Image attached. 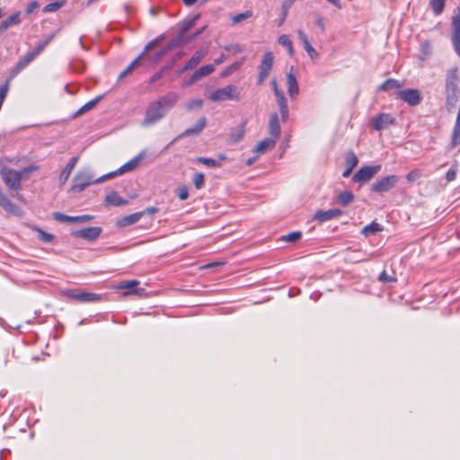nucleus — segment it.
Segmentation results:
<instances>
[{"label": "nucleus", "instance_id": "nucleus-35", "mask_svg": "<svg viewBox=\"0 0 460 460\" xmlns=\"http://www.w3.org/2000/svg\"><path fill=\"white\" fill-rule=\"evenodd\" d=\"M143 216V212H137L122 217L119 222V226H127L137 222Z\"/></svg>", "mask_w": 460, "mask_h": 460}, {"label": "nucleus", "instance_id": "nucleus-60", "mask_svg": "<svg viewBox=\"0 0 460 460\" xmlns=\"http://www.w3.org/2000/svg\"><path fill=\"white\" fill-rule=\"evenodd\" d=\"M46 42L40 41L37 43L35 49L31 50L36 56L40 55L46 48Z\"/></svg>", "mask_w": 460, "mask_h": 460}, {"label": "nucleus", "instance_id": "nucleus-6", "mask_svg": "<svg viewBox=\"0 0 460 460\" xmlns=\"http://www.w3.org/2000/svg\"><path fill=\"white\" fill-rule=\"evenodd\" d=\"M212 102H222L226 100H238L239 93L236 86L228 84L226 87L217 89L209 95Z\"/></svg>", "mask_w": 460, "mask_h": 460}, {"label": "nucleus", "instance_id": "nucleus-38", "mask_svg": "<svg viewBox=\"0 0 460 460\" xmlns=\"http://www.w3.org/2000/svg\"><path fill=\"white\" fill-rule=\"evenodd\" d=\"M66 4V0H56L52 3L48 4L42 9V12L47 13H54L63 7Z\"/></svg>", "mask_w": 460, "mask_h": 460}, {"label": "nucleus", "instance_id": "nucleus-39", "mask_svg": "<svg viewBox=\"0 0 460 460\" xmlns=\"http://www.w3.org/2000/svg\"><path fill=\"white\" fill-rule=\"evenodd\" d=\"M447 0H430L429 7L435 15L442 13Z\"/></svg>", "mask_w": 460, "mask_h": 460}, {"label": "nucleus", "instance_id": "nucleus-8", "mask_svg": "<svg viewBox=\"0 0 460 460\" xmlns=\"http://www.w3.org/2000/svg\"><path fill=\"white\" fill-rule=\"evenodd\" d=\"M398 181L399 176L388 175L376 181L371 185V190L377 193L387 192L393 188H394Z\"/></svg>", "mask_w": 460, "mask_h": 460}, {"label": "nucleus", "instance_id": "nucleus-22", "mask_svg": "<svg viewBox=\"0 0 460 460\" xmlns=\"http://www.w3.org/2000/svg\"><path fill=\"white\" fill-rule=\"evenodd\" d=\"M0 206L9 213H13L14 215H17L20 211V208L18 206L13 204L10 199L7 197L6 194H4L2 190V188L0 187Z\"/></svg>", "mask_w": 460, "mask_h": 460}, {"label": "nucleus", "instance_id": "nucleus-7", "mask_svg": "<svg viewBox=\"0 0 460 460\" xmlns=\"http://www.w3.org/2000/svg\"><path fill=\"white\" fill-rule=\"evenodd\" d=\"M67 297L79 303H97L102 301V296L95 293L82 290H67L66 292Z\"/></svg>", "mask_w": 460, "mask_h": 460}, {"label": "nucleus", "instance_id": "nucleus-33", "mask_svg": "<svg viewBox=\"0 0 460 460\" xmlns=\"http://www.w3.org/2000/svg\"><path fill=\"white\" fill-rule=\"evenodd\" d=\"M105 94H101L95 97L94 99L87 102L84 105H83L74 115L75 118L83 115L84 113L89 111L93 108H94L101 100L104 97Z\"/></svg>", "mask_w": 460, "mask_h": 460}, {"label": "nucleus", "instance_id": "nucleus-31", "mask_svg": "<svg viewBox=\"0 0 460 460\" xmlns=\"http://www.w3.org/2000/svg\"><path fill=\"white\" fill-rule=\"evenodd\" d=\"M403 84L399 80L389 78L377 87V92H386L392 89H401Z\"/></svg>", "mask_w": 460, "mask_h": 460}, {"label": "nucleus", "instance_id": "nucleus-40", "mask_svg": "<svg viewBox=\"0 0 460 460\" xmlns=\"http://www.w3.org/2000/svg\"><path fill=\"white\" fill-rule=\"evenodd\" d=\"M278 42L279 45L287 48L288 51V54L290 56L293 55L294 53V49H293V45H292V41L290 40L289 39V36L287 35V34H282L279 37L278 39Z\"/></svg>", "mask_w": 460, "mask_h": 460}, {"label": "nucleus", "instance_id": "nucleus-14", "mask_svg": "<svg viewBox=\"0 0 460 460\" xmlns=\"http://www.w3.org/2000/svg\"><path fill=\"white\" fill-rule=\"evenodd\" d=\"M53 217L57 221H59V222L78 223V224L89 222L93 219V216H92V215H82V216L71 217V216L65 215L61 212H55L53 214Z\"/></svg>", "mask_w": 460, "mask_h": 460}, {"label": "nucleus", "instance_id": "nucleus-27", "mask_svg": "<svg viewBox=\"0 0 460 460\" xmlns=\"http://www.w3.org/2000/svg\"><path fill=\"white\" fill-rule=\"evenodd\" d=\"M288 93L290 98L294 99L298 94L299 87L295 75L292 73L287 75Z\"/></svg>", "mask_w": 460, "mask_h": 460}, {"label": "nucleus", "instance_id": "nucleus-50", "mask_svg": "<svg viewBox=\"0 0 460 460\" xmlns=\"http://www.w3.org/2000/svg\"><path fill=\"white\" fill-rule=\"evenodd\" d=\"M447 93V109L450 110L451 107H454L456 103L457 97L456 92H446Z\"/></svg>", "mask_w": 460, "mask_h": 460}, {"label": "nucleus", "instance_id": "nucleus-15", "mask_svg": "<svg viewBox=\"0 0 460 460\" xmlns=\"http://www.w3.org/2000/svg\"><path fill=\"white\" fill-rule=\"evenodd\" d=\"M394 118L388 113H380L372 119V127L375 130H382L394 123Z\"/></svg>", "mask_w": 460, "mask_h": 460}, {"label": "nucleus", "instance_id": "nucleus-59", "mask_svg": "<svg viewBox=\"0 0 460 460\" xmlns=\"http://www.w3.org/2000/svg\"><path fill=\"white\" fill-rule=\"evenodd\" d=\"M178 197L181 200H185L189 197V191L186 187H181L178 190Z\"/></svg>", "mask_w": 460, "mask_h": 460}, {"label": "nucleus", "instance_id": "nucleus-42", "mask_svg": "<svg viewBox=\"0 0 460 460\" xmlns=\"http://www.w3.org/2000/svg\"><path fill=\"white\" fill-rule=\"evenodd\" d=\"M195 161L210 168H218L221 166L219 162L212 158L197 157Z\"/></svg>", "mask_w": 460, "mask_h": 460}, {"label": "nucleus", "instance_id": "nucleus-12", "mask_svg": "<svg viewBox=\"0 0 460 460\" xmlns=\"http://www.w3.org/2000/svg\"><path fill=\"white\" fill-rule=\"evenodd\" d=\"M102 232V227L90 226L80 230H75L72 232V235L89 242H93L95 241L101 235Z\"/></svg>", "mask_w": 460, "mask_h": 460}, {"label": "nucleus", "instance_id": "nucleus-4", "mask_svg": "<svg viewBox=\"0 0 460 460\" xmlns=\"http://www.w3.org/2000/svg\"><path fill=\"white\" fill-rule=\"evenodd\" d=\"M104 181H101L99 178H94V174L89 167H85L76 172L73 178V184L70 190L73 192L80 193L84 191L88 186L92 184L101 183Z\"/></svg>", "mask_w": 460, "mask_h": 460}, {"label": "nucleus", "instance_id": "nucleus-17", "mask_svg": "<svg viewBox=\"0 0 460 460\" xmlns=\"http://www.w3.org/2000/svg\"><path fill=\"white\" fill-rule=\"evenodd\" d=\"M342 215V211L338 208L329 210H318L314 213V218L320 222H325Z\"/></svg>", "mask_w": 460, "mask_h": 460}, {"label": "nucleus", "instance_id": "nucleus-24", "mask_svg": "<svg viewBox=\"0 0 460 460\" xmlns=\"http://www.w3.org/2000/svg\"><path fill=\"white\" fill-rule=\"evenodd\" d=\"M276 143H277V140H275L271 137L264 138L256 145V146L254 148V152L258 155H262V154L266 153L267 150L272 149L275 146Z\"/></svg>", "mask_w": 460, "mask_h": 460}, {"label": "nucleus", "instance_id": "nucleus-11", "mask_svg": "<svg viewBox=\"0 0 460 460\" xmlns=\"http://www.w3.org/2000/svg\"><path fill=\"white\" fill-rule=\"evenodd\" d=\"M397 97L410 106H416L421 102L420 92L417 89L400 90L397 93Z\"/></svg>", "mask_w": 460, "mask_h": 460}, {"label": "nucleus", "instance_id": "nucleus-44", "mask_svg": "<svg viewBox=\"0 0 460 460\" xmlns=\"http://www.w3.org/2000/svg\"><path fill=\"white\" fill-rule=\"evenodd\" d=\"M381 230H382V226L378 223L372 222L371 224L366 226L362 232H363V234H375V233L380 232Z\"/></svg>", "mask_w": 460, "mask_h": 460}, {"label": "nucleus", "instance_id": "nucleus-56", "mask_svg": "<svg viewBox=\"0 0 460 460\" xmlns=\"http://www.w3.org/2000/svg\"><path fill=\"white\" fill-rule=\"evenodd\" d=\"M225 49L234 54L239 53L243 50L239 44H230L225 47Z\"/></svg>", "mask_w": 460, "mask_h": 460}, {"label": "nucleus", "instance_id": "nucleus-20", "mask_svg": "<svg viewBox=\"0 0 460 460\" xmlns=\"http://www.w3.org/2000/svg\"><path fill=\"white\" fill-rule=\"evenodd\" d=\"M143 59L144 50L119 75L117 82H120L123 78L131 74L137 67L140 66Z\"/></svg>", "mask_w": 460, "mask_h": 460}, {"label": "nucleus", "instance_id": "nucleus-51", "mask_svg": "<svg viewBox=\"0 0 460 460\" xmlns=\"http://www.w3.org/2000/svg\"><path fill=\"white\" fill-rule=\"evenodd\" d=\"M279 111H280V115H281V119L283 122H285L288 120V116H289L288 102H280V103H279Z\"/></svg>", "mask_w": 460, "mask_h": 460}, {"label": "nucleus", "instance_id": "nucleus-13", "mask_svg": "<svg viewBox=\"0 0 460 460\" xmlns=\"http://www.w3.org/2000/svg\"><path fill=\"white\" fill-rule=\"evenodd\" d=\"M140 282L137 280L120 281L115 286V288L122 290L123 296L138 295L143 290L141 288H137Z\"/></svg>", "mask_w": 460, "mask_h": 460}, {"label": "nucleus", "instance_id": "nucleus-16", "mask_svg": "<svg viewBox=\"0 0 460 460\" xmlns=\"http://www.w3.org/2000/svg\"><path fill=\"white\" fill-rule=\"evenodd\" d=\"M459 79L458 68L452 67L447 72L446 76V92H456L457 83Z\"/></svg>", "mask_w": 460, "mask_h": 460}, {"label": "nucleus", "instance_id": "nucleus-54", "mask_svg": "<svg viewBox=\"0 0 460 460\" xmlns=\"http://www.w3.org/2000/svg\"><path fill=\"white\" fill-rule=\"evenodd\" d=\"M251 16H252V13L247 11L245 13H239V14L234 16L233 22L234 23H237V22H242V21H243V20H245V19H247V18H249Z\"/></svg>", "mask_w": 460, "mask_h": 460}, {"label": "nucleus", "instance_id": "nucleus-45", "mask_svg": "<svg viewBox=\"0 0 460 460\" xmlns=\"http://www.w3.org/2000/svg\"><path fill=\"white\" fill-rule=\"evenodd\" d=\"M302 237V234L299 231L291 232L288 234L287 235H284L282 237V240L288 243H296L298 240H300Z\"/></svg>", "mask_w": 460, "mask_h": 460}, {"label": "nucleus", "instance_id": "nucleus-9", "mask_svg": "<svg viewBox=\"0 0 460 460\" xmlns=\"http://www.w3.org/2000/svg\"><path fill=\"white\" fill-rule=\"evenodd\" d=\"M274 57L271 52H265L259 66L257 84L261 85L268 77L273 66Z\"/></svg>", "mask_w": 460, "mask_h": 460}, {"label": "nucleus", "instance_id": "nucleus-28", "mask_svg": "<svg viewBox=\"0 0 460 460\" xmlns=\"http://www.w3.org/2000/svg\"><path fill=\"white\" fill-rule=\"evenodd\" d=\"M207 55V50H198L194 53V55L190 58V60L186 63L182 71H186L189 69L194 68L199 63L205 58Z\"/></svg>", "mask_w": 460, "mask_h": 460}, {"label": "nucleus", "instance_id": "nucleus-43", "mask_svg": "<svg viewBox=\"0 0 460 460\" xmlns=\"http://www.w3.org/2000/svg\"><path fill=\"white\" fill-rule=\"evenodd\" d=\"M460 144V126L455 124L452 137H451V146L452 147H456Z\"/></svg>", "mask_w": 460, "mask_h": 460}, {"label": "nucleus", "instance_id": "nucleus-19", "mask_svg": "<svg viewBox=\"0 0 460 460\" xmlns=\"http://www.w3.org/2000/svg\"><path fill=\"white\" fill-rule=\"evenodd\" d=\"M21 22V12H14L0 23V35L3 34L11 26L19 25Z\"/></svg>", "mask_w": 460, "mask_h": 460}, {"label": "nucleus", "instance_id": "nucleus-46", "mask_svg": "<svg viewBox=\"0 0 460 460\" xmlns=\"http://www.w3.org/2000/svg\"><path fill=\"white\" fill-rule=\"evenodd\" d=\"M293 2L294 1L289 0V1L284 2L282 4V13H281V17H280V19L279 21V23H278L279 26L282 25L284 21L286 20V17H287L288 13V9L290 8V6L293 4Z\"/></svg>", "mask_w": 460, "mask_h": 460}, {"label": "nucleus", "instance_id": "nucleus-58", "mask_svg": "<svg viewBox=\"0 0 460 460\" xmlns=\"http://www.w3.org/2000/svg\"><path fill=\"white\" fill-rule=\"evenodd\" d=\"M456 177V169L452 167L446 173V179L447 181H452Z\"/></svg>", "mask_w": 460, "mask_h": 460}, {"label": "nucleus", "instance_id": "nucleus-64", "mask_svg": "<svg viewBox=\"0 0 460 460\" xmlns=\"http://www.w3.org/2000/svg\"><path fill=\"white\" fill-rule=\"evenodd\" d=\"M225 60H226V55L225 54H221L219 58H216L214 60V62H215L216 65H220Z\"/></svg>", "mask_w": 460, "mask_h": 460}, {"label": "nucleus", "instance_id": "nucleus-32", "mask_svg": "<svg viewBox=\"0 0 460 460\" xmlns=\"http://www.w3.org/2000/svg\"><path fill=\"white\" fill-rule=\"evenodd\" d=\"M358 159L357 155L353 152H349L346 157V165L347 168L343 172V177H349L352 172V170L358 165Z\"/></svg>", "mask_w": 460, "mask_h": 460}, {"label": "nucleus", "instance_id": "nucleus-30", "mask_svg": "<svg viewBox=\"0 0 460 460\" xmlns=\"http://www.w3.org/2000/svg\"><path fill=\"white\" fill-rule=\"evenodd\" d=\"M105 204L108 206H124L128 204V200L121 198L117 192L112 191L105 198Z\"/></svg>", "mask_w": 460, "mask_h": 460}, {"label": "nucleus", "instance_id": "nucleus-55", "mask_svg": "<svg viewBox=\"0 0 460 460\" xmlns=\"http://www.w3.org/2000/svg\"><path fill=\"white\" fill-rule=\"evenodd\" d=\"M244 136V128H243V126H242L237 131L236 133L233 134L231 136V138H232V141L233 142H238L240 141L241 139H243Z\"/></svg>", "mask_w": 460, "mask_h": 460}, {"label": "nucleus", "instance_id": "nucleus-18", "mask_svg": "<svg viewBox=\"0 0 460 460\" xmlns=\"http://www.w3.org/2000/svg\"><path fill=\"white\" fill-rule=\"evenodd\" d=\"M269 133L270 137L279 140L281 133L280 124L279 122V116L276 112L272 113L269 122Z\"/></svg>", "mask_w": 460, "mask_h": 460}, {"label": "nucleus", "instance_id": "nucleus-57", "mask_svg": "<svg viewBox=\"0 0 460 460\" xmlns=\"http://www.w3.org/2000/svg\"><path fill=\"white\" fill-rule=\"evenodd\" d=\"M39 4L37 1H32L31 3H29L25 8V13L27 15H30L31 14L34 10L38 7Z\"/></svg>", "mask_w": 460, "mask_h": 460}, {"label": "nucleus", "instance_id": "nucleus-21", "mask_svg": "<svg viewBox=\"0 0 460 460\" xmlns=\"http://www.w3.org/2000/svg\"><path fill=\"white\" fill-rule=\"evenodd\" d=\"M297 36H298L299 40L303 44L305 50L306 51L308 56L311 58V59L314 60V59L317 58L318 53L310 44L306 34L302 30H297Z\"/></svg>", "mask_w": 460, "mask_h": 460}, {"label": "nucleus", "instance_id": "nucleus-61", "mask_svg": "<svg viewBox=\"0 0 460 460\" xmlns=\"http://www.w3.org/2000/svg\"><path fill=\"white\" fill-rule=\"evenodd\" d=\"M274 94L276 96L278 104L280 102H287L284 93L280 89H276V91L274 92Z\"/></svg>", "mask_w": 460, "mask_h": 460}, {"label": "nucleus", "instance_id": "nucleus-34", "mask_svg": "<svg viewBox=\"0 0 460 460\" xmlns=\"http://www.w3.org/2000/svg\"><path fill=\"white\" fill-rule=\"evenodd\" d=\"M420 59L425 61L432 55V45L429 40H424L420 44Z\"/></svg>", "mask_w": 460, "mask_h": 460}, {"label": "nucleus", "instance_id": "nucleus-23", "mask_svg": "<svg viewBox=\"0 0 460 460\" xmlns=\"http://www.w3.org/2000/svg\"><path fill=\"white\" fill-rule=\"evenodd\" d=\"M78 159L79 158L77 156H74L69 160V162L67 163V164L66 165V167L63 169V171L61 172V173L59 175L60 184H64L67 181L72 171L74 170L75 166L76 165V164L78 162Z\"/></svg>", "mask_w": 460, "mask_h": 460}, {"label": "nucleus", "instance_id": "nucleus-37", "mask_svg": "<svg viewBox=\"0 0 460 460\" xmlns=\"http://www.w3.org/2000/svg\"><path fill=\"white\" fill-rule=\"evenodd\" d=\"M337 199L341 206L345 207L353 201L354 194L351 191L345 190L339 193Z\"/></svg>", "mask_w": 460, "mask_h": 460}, {"label": "nucleus", "instance_id": "nucleus-52", "mask_svg": "<svg viewBox=\"0 0 460 460\" xmlns=\"http://www.w3.org/2000/svg\"><path fill=\"white\" fill-rule=\"evenodd\" d=\"M203 104V101L202 100H199V99H195V100H191L190 101L187 105H186V109L188 111H192V110H195V109H199Z\"/></svg>", "mask_w": 460, "mask_h": 460}, {"label": "nucleus", "instance_id": "nucleus-36", "mask_svg": "<svg viewBox=\"0 0 460 460\" xmlns=\"http://www.w3.org/2000/svg\"><path fill=\"white\" fill-rule=\"evenodd\" d=\"M37 56L32 52L29 51L26 53L24 57L19 59V61L16 64V70L22 71L31 62H32Z\"/></svg>", "mask_w": 460, "mask_h": 460}, {"label": "nucleus", "instance_id": "nucleus-5", "mask_svg": "<svg viewBox=\"0 0 460 460\" xmlns=\"http://www.w3.org/2000/svg\"><path fill=\"white\" fill-rule=\"evenodd\" d=\"M143 157H144V151H141L137 155H136L131 160H129L128 162L124 164L122 166H120L116 171L108 172V173L101 176L100 180L107 181V180H110V179L117 176V175H121L123 173L134 171L137 167L139 163L142 161Z\"/></svg>", "mask_w": 460, "mask_h": 460}, {"label": "nucleus", "instance_id": "nucleus-47", "mask_svg": "<svg viewBox=\"0 0 460 460\" xmlns=\"http://www.w3.org/2000/svg\"><path fill=\"white\" fill-rule=\"evenodd\" d=\"M193 184L197 190H200L204 187L205 180L202 172L196 173L192 178Z\"/></svg>", "mask_w": 460, "mask_h": 460}, {"label": "nucleus", "instance_id": "nucleus-53", "mask_svg": "<svg viewBox=\"0 0 460 460\" xmlns=\"http://www.w3.org/2000/svg\"><path fill=\"white\" fill-rule=\"evenodd\" d=\"M421 176V172L420 170H412L406 175V179L409 181H415Z\"/></svg>", "mask_w": 460, "mask_h": 460}, {"label": "nucleus", "instance_id": "nucleus-3", "mask_svg": "<svg viewBox=\"0 0 460 460\" xmlns=\"http://www.w3.org/2000/svg\"><path fill=\"white\" fill-rule=\"evenodd\" d=\"M34 170V167H24L20 171L4 167L1 170V177L4 184L11 190L18 191L22 188V180L27 178L28 175Z\"/></svg>", "mask_w": 460, "mask_h": 460}, {"label": "nucleus", "instance_id": "nucleus-41", "mask_svg": "<svg viewBox=\"0 0 460 460\" xmlns=\"http://www.w3.org/2000/svg\"><path fill=\"white\" fill-rule=\"evenodd\" d=\"M243 64V58L241 60L235 61L230 66L226 68L224 71L221 72V77H226L233 74L234 72L237 71Z\"/></svg>", "mask_w": 460, "mask_h": 460}, {"label": "nucleus", "instance_id": "nucleus-62", "mask_svg": "<svg viewBox=\"0 0 460 460\" xmlns=\"http://www.w3.org/2000/svg\"><path fill=\"white\" fill-rule=\"evenodd\" d=\"M380 280L381 281H384V282H393L394 281L395 279L392 277H389L385 271H383L379 277Z\"/></svg>", "mask_w": 460, "mask_h": 460}, {"label": "nucleus", "instance_id": "nucleus-2", "mask_svg": "<svg viewBox=\"0 0 460 460\" xmlns=\"http://www.w3.org/2000/svg\"><path fill=\"white\" fill-rule=\"evenodd\" d=\"M199 15H196L191 19L182 22L181 23V29H180L178 36L176 38L172 39L166 48H164L157 52L155 60L160 59L167 52V50L170 49L171 48H172L174 46L187 44V43L192 41L193 40H195L199 35H200L204 31L205 27L198 30L193 34H190V35L187 34V32L196 24V22L199 19Z\"/></svg>", "mask_w": 460, "mask_h": 460}, {"label": "nucleus", "instance_id": "nucleus-63", "mask_svg": "<svg viewBox=\"0 0 460 460\" xmlns=\"http://www.w3.org/2000/svg\"><path fill=\"white\" fill-rule=\"evenodd\" d=\"M317 26L322 30V31H324L325 30V25H324V22L323 20V18L321 17H318L315 21Z\"/></svg>", "mask_w": 460, "mask_h": 460}, {"label": "nucleus", "instance_id": "nucleus-26", "mask_svg": "<svg viewBox=\"0 0 460 460\" xmlns=\"http://www.w3.org/2000/svg\"><path fill=\"white\" fill-rule=\"evenodd\" d=\"M452 44L457 56L460 58V21L452 22Z\"/></svg>", "mask_w": 460, "mask_h": 460}, {"label": "nucleus", "instance_id": "nucleus-49", "mask_svg": "<svg viewBox=\"0 0 460 460\" xmlns=\"http://www.w3.org/2000/svg\"><path fill=\"white\" fill-rule=\"evenodd\" d=\"M9 91V82L6 81L0 85V110L2 109L3 103L7 96Z\"/></svg>", "mask_w": 460, "mask_h": 460}, {"label": "nucleus", "instance_id": "nucleus-1", "mask_svg": "<svg viewBox=\"0 0 460 460\" xmlns=\"http://www.w3.org/2000/svg\"><path fill=\"white\" fill-rule=\"evenodd\" d=\"M177 101L178 94L170 93L152 102L146 111V126L153 125L160 120Z\"/></svg>", "mask_w": 460, "mask_h": 460}, {"label": "nucleus", "instance_id": "nucleus-10", "mask_svg": "<svg viewBox=\"0 0 460 460\" xmlns=\"http://www.w3.org/2000/svg\"><path fill=\"white\" fill-rule=\"evenodd\" d=\"M381 169V165L364 166L353 176L355 182H367L370 181Z\"/></svg>", "mask_w": 460, "mask_h": 460}, {"label": "nucleus", "instance_id": "nucleus-29", "mask_svg": "<svg viewBox=\"0 0 460 460\" xmlns=\"http://www.w3.org/2000/svg\"><path fill=\"white\" fill-rule=\"evenodd\" d=\"M207 124V119L205 117H202L198 119V121L190 128H188L183 132V136H191V135H198L199 134Z\"/></svg>", "mask_w": 460, "mask_h": 460}, {"label": "nucleus", "instance_id": "nucleus-25", "mask_svg": "<svg viewBox=\"0 0 460 460\" xmlns=\"http://www.w3.org/2000/svg\"><path fill=\"white\" fill-rule=\"evenodd\" d=\"M215 70L214 65H206L196 70L190 78V83L199 81L204 76L210 75Z\"/></svg>", "mask_w": 460, "mask_h": 460}, {"label": "nucleus", "instance_id": "nucleus-48", "mask_svg": "<svg viewBox=\"0 0 460 460\" xmlns=\"http://www.w3.org/2000/svg\"><path fill=\"white\" fill-rule=\"evenodd\" d=\"M38 237L45 243H49L54 240V235L52 234L47 233L41 229H38Z\"/></svg>", "mask_w": 460, "mask_h": 460}]
</instances>
